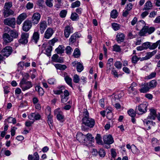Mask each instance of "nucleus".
Here are the masks:
<instances>
[{
	"mask_svg": "<svg viewBox=\"0 0 160 160\" xmlns=\"http://www.w3.org/2000/svg\"><path fill=\"white\" fill-rule=\"evenodd\" d=\"M155 28L152 27L144 26L139 32V35L141 36L150 35L154 32Z\"/></svg>",
	"mask_w": 160,
	"mask_h": 160,
	"instance_id": "1",
	"label": "nucleus"
},
{
	"mask_svg": "<svg viewBox=\"0 0 160 160\" xmlns=\"http://www.w3.org/2000/svg\"><path fill=\"white\" fill-rule=\"evenodd\" d=\"M82 122V129L83 131H85L86 130L83 125L90 128H92L94 126L95 123L94 119L91 118L88 119H85L84 121Z\"/></svg>",
	"mask_w": 160,
	"mask_h": 160,
	"instance_id": "2",
	"label": "nucleus"
},
{
	"mask_svg": "<svg viewBox=\"0 0 160 160\" xmlns=\"http://www.w3.org/2000/svg\"><path fill=\"white\" fill-rule=\"evenodd\" d=\"M19 86L22 90L24 91L32 88V84L31 82L27 81L23 79L21 81Z\"/></svg>",
	"mask_w": 160,
	"mask_h": 160,
	"instance_id": "3",
	"label": "nucleus"
},
{
	"mask_svg": "<svg viewBox=\"0 0 160 160\" xmlns=\"http://www.w3.org/2000/svg\"><path fill=\"white\" fill-rule=\"evenodd\" d=\"M148 104L147 102H144L143 103L140 104L136 108V111L138 112V110L139 112L138 114H142L146 113L147 111V108Z\"/></svg>",
	"mask_w": 160,
	"mask_h": 160,
	"instance_id": "4",
	"label": "nucleus"
},
{
	"mask_svg": "<svg viewBox=\"0 0 160 160\" xmlns=\"http://www.w3.org/2000/svg\"><path fill=\"white\" fill-rule=\"evenodd\" d=\"M54 115L56 116L57 120L61 122H63L64 120V116L63 113L59 108H58L55 110L54 111Z\"/></svg>",
	"mask_w": 160,
	"mask_h": 160,
	"instance_id": "5",
	"label": "nucleus"
},
{
	"mask_svg": "<svg viewBox=\"0 0 160 160\" xmlns=\"http://www.w3.org/2000/svg\"><path fill=\"white\" fill-rule=\"evenodd\" d=\"M16 19L15 18H7L4 20V23L5 24L9 26L12 28H15Z\"/></svg>",
	"mask_w": 160,
	"mask_h": 160,
	"instance_id": "6",
	"label": "nucleus"
},
{
	"mask_svg": "<svg viewBox=\"0 0 160 160\" xmlns=\"http://www.w3.org/2000/svg\"><path fill=\"white\" fill-rule=\"evenodd\" d=\"M73 32V28L72 25L69 24L67 25L64 28V35L65 38H68L71 33Z\"/></svg>",
	"mask_w": 160,
	"mask_h": 160,
	"instance_id": "7",
	"label": "nucleus"
},
{
	"mask_svg": "<svg viewBox=\"0 0 160 160\" xmlns=\"http://www.w3.org/2000/svg\"><path fill=\"white\" fill-rule=\"evenodd\" d=\"M29 37V34L27 33H22L21 38L19 40V42L22 44H24L27 43L28 42V39Z\"/></svg>",
	"mask_w": 160,
	"mask_h": 160,
	"instance_id": "8",
	"label": "nucleus"
},
{
	"mask_svg": "<svg viewBox=\"0 0 160 160\" xmlns=\"http://www.w3.org/2000/svg\"><path fill=\"white\" fill-rule=\"evenodd\" d=\"M12 52V48L10 46H7L2 51V54L4 56L8 57Z\"/></svg>",
	"mask_w": 160,
	"mask_h": 160,
	"instance_id": "9",
	"label": "nucleus"
},
{
	"mask_svg": "<svg viewBox=\"0 0 160 160\" xmlns=\"http://www.w3.org/2000/svg\"><path fill=\"white\" fill-rule=\"evenodd\" d=\"M104 142L107 144H111L114 142V140L112 136L110 134L104 136L103 138Z\"/></svg>",
	"mask_w": 160,
	"mask_h": 160,
	"instance_id": "10",
	"label": "nucleus"
},
{
	"mask_svg": "<svg viewBox=\"0 0 160 160\" xmlns=\"http://www.w3.org/2000/svg\"><path fill=\"white\" fill-rule=\"evenodd\" d=\"M38 26L39 27L40 32L41 34H43L47 27L46 22L41 20Z\"/></svg>",
	"mask_w": 160,
	"mask_h": 160,
	"instance_id": "11",
	"label": "nucleus"
},
{
	"mask_svg": "<svg viewBox=\"0 0 160 160\" xmlns=\"http://www.w3.org/2000/svg\"><path fill=\"white\" fill-rule=\"evenodd\" d=\"M54 33L53 29L51 28H48L45 32L44 38L46 39H49L52 36Z\"/></svg>",
	"mask_w": 160,
	"mask_h": 160,
	"instance_id": "12",
	"label": "nucleus"
},
{
	"mask_svg": "<svg viewBox=\"0 0 160 160\" xmlns=\"http://www.w3.org/2000/svg\"><path fill=\"white\" fill-rule=\"evenodd\" d=\"M40 18L41 15L39 13H35L32 17V22L34 24H37L39 22Z\"/></svg>",
	"mask_w": 160,
	"mask_h": 160,
	"instance_id": "13",
	"label": "nucleus"
},
{
	"mask_svg": "<svg viewBox=\"0 0 160 160\" xmlns=\"http://www.w3.org/2000/svg\"><path fill=\"white\" fill-rule=\"evenodd\" d=\"M150 113L148 117V119L154 120L157 116L156 110L153 108L149 109Z\"/></svg>",
	"mask_w": 160,
	"mask_h": 160,
	"instance_id": "14",
	"label": "nucleus"
},
{
	"mask_svg": "<svg viewBox=\"0 0 160 160\" xmlns=\"http://www.w3.org/2000/svg\"><path fill=\"white\" fill-rule=\"evenodd\" d=\"M27 17L26 14L25 13H23L18 17L17 18L16 22L18 25L20 24Z\"/></svg>",
	"mask_w": 160,
	"mask_h": 160,
	"instance_id": "15",
	"label": "nucleus"
},
{
	"mask_svg": "<svg viewBox=\"0 0 160 160\" xmlns=\"http://www.w3.org/2000/svg\"><path fill=\"white\" fill-rule=\"evenodd\" d=\"M52 61L54 62L62 63L63 62L62 58L59 57V56L56 54L52 55Z\"/></svg>",
	"mask_w": 160,
	"mask_h": 160,
	"instance_id": "16",
	"label": "nucleus"
},
{
	"mask_svg": "<svg viewBox=\"0 0 160 160\" xmlns=\"http://www.w3.org/2000/svg\"><path fill=\"white\" fill-rule=\"evenodd\" d=\"M32 26L30 21H26L23 23L22 27L23 30L25 31H28Z\"/></svg>",
	"mask_w": 160,
	"mask_h": 160,
	"instance_id": "17",
	"label": "nucleus"
},
{
	"mask_svg": "<svg viewBox=\"0 0 160 160\" xmlns=\"http://www.w3.org/2000/svg\"><path fill=\"white\" fill-rule=\"evenodd\" d=\"M76 138L79 142H84L85 141L86 135L82 132H78L76 135Z\"/></svg>",
	"mask_w": 160,
	"mask_h": 160,
	"instance_id": "18",
	"label": "nucleus"
},
{
	"mask_svg": "<svg viewBox=\"0 0 160 160\" xmlns=\"http://www.w3.org/2000/svg\"><path fill=\"white\" fill-rule=\"evenodd\" d=\"M39 39V34L38 32H34L33 34L31 41L32 42H33L36 44Z\"/></svg>",
	"mask_w": 160,
	"mask_h": 160,
	"instance_id": "19",
	"label": "nucleus"
},
{
	"mask_svg": "<svg viewBox=\"0 0 160 160\" xmlns=\"http://www.w3.org/2000/svg\"><path fill=\"white\" fill-rule=\"evenodd\" d=\"M3 13L4 17L6 18L11 15H13L14 12L11 9H4Z\"/></svg>",
	"mask_w": 160,
	"mask_h": 160,
	"instance_id": "20",
	"label": "nucleus"
},
{
	"mask_svg": "<svg viewBox=\"0 0 160 160\" xmlns=\"http://www.w3.org/2000/svg\"><path fill=\"white\" fill-rule=\"evenodd\" d=\"M125 37V35L123 33L119 32L116 36V39L118 43L122 42L124 40Z\"/></svg>",
	"mask_w": 160,
	"mask_h": 160,
	"instance_id": "21",
	"label": "nucleus"
},
{
	"mask_svg": "<svg viewBox=\"0 0 160 160\" xmlns=\"http://www.w3.org/2000/svg\"><path fill=\"white\" fill-rule=\"evenodd\" d=\"M2 37L4 40L7 43L10 42L13 40L10 35L6 33L3 34Z\"/></svg>",
	"mask_w": 160,
	"mask_h": 160,
	"instance_id": "22",
	"label": "nucleus"
},
{
	"mask_svg": "<svg viewBox=\"0 0 160 160\" xmlns=\"http://www.w3.org/2000/svg\"><path fill=\"white\" fill-rule=\"evenodd\" d=\"M142 88L140 89L139 91L140 92L142 93H146L149 91L150 89L149 86L147 83H146L142 85Z\"/></svg>",
	"mask_w": 160,
	"mask_h": 160,
	"instance_id": "23",
	"label": "nucleus"
},
{
	"mask_svg": "<svg viewBox=\"0 0 160 160\" xmlns=\"http://www.w3.org/2000/svg\"><path fill=\"white\" fill-rule=\"evenodd\" d=\"M28 118L30 120H38L40 119L41 116L39 114L32 113L28 116Z\"/></svg>",
	"mask_w": 160,
	"mask_h": 160,
	"instance_id": "24",
	"label": "nucleus"
},
{
	"mask_svg": "<svg viewBox=\"0 0 160 160\" xmlns=\"http://www.w3.org/2000/svg\"><path fill=\"white\" fill-rule=\"evenodd\" d=\"M9 34L12 39L18 38V32L16 30L14 29L10 31Z\"/></svg>",
	"mask_w": 160,
	"mask_h": 160,
	"instance_id": "25",
	"label": "nucleus"
},
{
	"mask_svg": "<svg viewBox=\"0 0 160 160\" xmlns=\"http://www.w3.org/2000/svg\"><path fill=\"white\" fill-rule=\"evenodd\" d=\"M112 97L111 101L112 104H114L115 103L118 102L119 101L120 97L118 95L113 94Z\"/></svg>",
	"mask_w": 160,
	"mask_h": 160,
	"instance_id": "26",
	"label": "nucleus"
},
{
	"mask_svg": "<svg viewBox=\"0 0 160 160\" xmlns=\"http://www.w3.org/2000/svg\"><path fill=\"white\" fill-rule=\"evenodd\" d=\"M145 22L142 20H140L137 22V25L136 26V29L137 30H139V28H141L142 27H143L145 26Z\"/></svg>",
	"mask_w": 160,
	"mask_h": 160,
	"instance_id": "27",
	"label": "nucleus"
},
{
	"mask_svg": "<svg viewBox=\"0 0 160 160\" xmlns=\"http://www.w3.org/2000/svg\"><path fill=\"white\" fill-rule=\"evenodd\" d=\"M64 80L67 83L70 87H72V79L68 76L67 75L64 76Z\"/></svg>",
	"mask_w": 160,
	"mask_h": 160,
	"instance_id": "28",
	"label": "nucleus"
},
{
	"mask_svg": "<svg viewBox=\"0 0 160 160\" xmlns=\"http://www.w3.org/2000/svg\"><path fill=\"white\" fill-rule=\"evenodd\" d=\"M55 51L58 54H62L64 52V47L62 45H60L58 47L55 49Z\"/></svg>",
	"mask_w": 160,
	"mask_h": 160,
	"instance_id": "29",
	"label": "nucleus"
},
{
	"mask_svg": "<svg viewBox=\"0 0 160 160\" xmlns=\"http://www.w3.org/2000/svg\"><path fill=\"white\" fill-rule=\"evenodd\" d=\"M90 118L89 113L88 111L84 109L83 112V118L82 119V122L84 121L85 119H88Z\"/></svg>",
	"mask_w": 160,
	"mask_h": 160,
	"instance_id": "30",
	"label": "nucleus"
},
{
	"mask_svg": "<svg viewBox=\"0 0 160 160\" xmlns=\"http://www.w3.org/2000/svg\"><path fill=\"white\" fill-rule=\"evenodd\" d=\"M54 66L57 69L62 70H64L67 68V66L66 65H62L60 64H55Z\"/></svg>",
	"mask_w": 160,
	"mask_h": 160,
	"instance_id": "31",
	"label": "nucleus"
},
{
	"mask_svg": "<svg viewBox=\"0 0 160 160\" xmlns=\"http://www.w3.org/2000/svg\"><path fill=\"white\" fill-rule=\"evenodd\" d=\"M152 3L149 1H147L144 5V9L148 10L152 8Z\"/></svg>",
	"mask_w": 160,
	"mask_h": 160,
	"instance_id": "32",
	"label": "nucleus"
},
{
	"mask_svg": "<svg viewBox=\"0 0 160 160\" xmlns=\"http://www.w3.org/2000/svg\"><path fill=\"white\" fill-rule=\"evenodd\" d=\"M150 88L155 87L157 85V82L155 80H152L149 83H147Z\"/></svg>",
	"mask_w": 160,
	"mask_h": 160,
	"instance_id": "33",
	"label": "nucleus"
},
{
	"mask_svg": "<svg viewBox=\"0 0 160 160\" xmlns=\"http://www.w3.org/2000/svg\"><path fill=\"white\" fill-rule=\"evenodd\" d=\"M36 90L38 92V94L40 96H42L44 93L43 89L40 86H37L35 88Z\"/></svg>",
	"mask_w": 160,
	"mask_h": 160,
	"instance_id": "34",
	"label": "nucleus"
},
{
	"mask_svg": "<svg viewBox=\"0 0 160 160\" xmlns=\"http://www.w3.org/2000/svg\"><path fill=\"white\" fill-rule=\"evenodd\" d=\"M83 69V67L82 64L80 62H78L77 63V70L79 72H81Z\"/></svg>",
	"mask_w": 160,
	"mask_h": 160,
	"instance_id": "35",
	"label": "nucleus"
},
{
	"mask_svg": "<svg viewBox=\"0 0 160 160\" xmlns=\"http://www.w3.org/2000/svg\"><path fill=\"white\" fill-rule=\"evenodd\" d=\"M52 50V47L51 46H49L46 49L45 53L47 55V56L49 57L51 55V52Z\"/></svg>",
	"mask_w": 160,
	"mask_h": 160,
	"instance_id": "36",
	"label": "nucleus"
},
{
	"mask_svg": "<svg viewBox=\"0 0 160 160\" xmlns=\"http://www.w3.org/2000/svg\"><path fill=\"white\" fill-rule=\"evenodd\" d=\"M73 55L75 58H78L80 55V52L79 50L77 48H76L74 50Z\"/></svg>",
	"mask_w": 160,
	"mask_h": 160,
	"instance_id": "37",
	"label": "nucleus"
},
{
	"mask_svg": "<svg viewBox=\"0 0 160 160\" xmlns=\"http://www.w3.org/2000/svg\"><path fill=\"white\" fill-rule=\"evenodd\" d=\"M157 52V51L154 50L152 52H148L147 55L145 56L147 60L150 58L152 56L155 55Z\"/></svg>",
	"mask_w": 160,
	"mask_h": 160,
	"instance_id": "38",
	"label": "nucleus"
},
{
	"mask_svg": "<svg viewBox=\"0 0 160 160\" xmlns=\"http://www.w3.org/2000/svg\"><path fill=\"white\" fill-rule=\"evenodd\" d=\"M70 18L73 21H76L79 19V16L77 13H72L71 14Z\"/></svg>",
	"mask_w": 160,
	"mask_h": 160,
	"instance_id": "39",
	"label": "nucleus"
},
{
	"mask_svg": "<svg viewBox=\"0 0 160 160\" xmlns=\"http://www.w3.org/2000/svg\"><path fill=\"white\" fill-rule=\"evenodd\" d=\"M12 6V2H6L5 3L4 9H10Z\"/></svg>",
	"mask_w": 160,
	"mask_h": 160,
	"instance_id": "40",
	"label": "nucleus"
},
{
	"mask_svg": "<svg viewBox=\"0 0 160 160\" xmlns=\"http://www.w3.org/2000/svg\"><path fill=\"white\" fill-rule=\"evenodd\" d=\"M118 15V12L116 10H112L111 13V16L113 18H117Z\"/></svg>",
	"mask_w": 160,
	"mask_h": 160,
	"instance_id": "41",
	"label": "nucleus"
},
{
	"mask_svg": "<svg viewBox=\"0 0 160 160\" xmlns=\"http://www.w3.org/2000/svg\"><path fill=\"white\" fill-rule=\"evenodd\" d=\"M52 116L50 115L48 116V122L49 125L50 127L52 126V123H53Z\"/></svg>",
	"mask_w": 160,
	"mask_h": 160,
	"instance_id": "42",
	"label": "nucleus"
},
{
	"mask_svg": "<svg viewBox=\"0 0 160 160\" xmlns=\"http://www.w3.org/2000/svg\"><path fill=\"white\" fill-rule=\"evenodd\" d=\"M148 119H144V120H143L144 124L145 125H147L148 126V128L149 129H150V126H149V124H152L153 123V121H150L149 120H148Z\"/></svg>",
	"mask_w": 160,
	"mask_h": 160,
	"instance_id": "43",
	"label": "nucleus"
},
{
	"mask_svg": "<svg viewBox=\"0 0 160 160\" xmlns=\"http://www.w3.org/2000/svg\"><path fill=\"white\" fill-rule=\"evenodd\" d=\"M112 25L113 29L115 31H117L120 29V25L116 23H112Z\"/></svg>",
	"mask_w": 160,
	"mask_h": 160,
	"instance_id": "44",
	"label": "nucleus"
},
{
	"mask_svg": "<svg viewBox=\"0 0 160 160\" xmlns=\"http://www.w3.org/2000/svg\"><path fill=\"white\" fill-rule=\"evenodd\" d=\"M121 49L120 46L117 44L114 45L113 47V51L116 52H120Z\"/></svg>",
	"mask_w": 160,
	"mask_h": 160,
	"instance_id": "45",
	"label": "nucleus"
},
{
	"mask_svg": "<svg viewBox=\"0 0 160 160\" xmlns=\"http://www.w3.org/2000/svg\"><path fill=\"white\" fill-rule=\"evenodd\" d=\"M80 2L79 1L77 0L72 3L71 7L74 8L77 7H79L80 5Z\"/></svg>",
	"mask_w": 160,
	"mask_h": 160,
	"instance_id": "46",
	"label": "nucleus"
},
{
	"mask_svg": "<svg viewBox=\"0 0 160 160\" xmlns=\"http://www.w3.org/2000/svg\"><path fill=\"white\" fill-rule=\"evenodd\" d=\"M114 66L118 69H120L122 67V63L120 61H117L114 64Z\"/></svg>",
	"mask_w": 160,
	"mask_h": 160,
	"instance_id": "47",
	"label": "nucleus"
},
{
	"mask_svg": "<svg viewBox=\"0 0 160 160\" xmlns=\"http://www.w3.org/2000/svg\"><path fill=\"white\" fill-rule=\"evenodd\" d=\"M137 84L135 82H133L131 86L128 88L129 91L131 92H132L135 90V87H136Z\"/></svg>",
	"mask_w": 160,
	"mask_h": 160,
	"instance_id": "48",
	"label": "nucleus"
},
{
	"mask_svg": "<svg viewBox=\"0 0 160 160\" xmlns=\"http://www.w3.org/2000/svg\"><path fill=\"white\" fill-rule=\"evenodd\" d=\"M8 122L9 123H12L13 124H15L16 123V120L15 118L12 117H9L7 119Z\"/></svg>",
	"mask_w": 160,
	"mask_h": 160,
	"instance_id": "49",
	"label": "nucleus"
},
{
	"mask_svg": "<svg viewBox=\"0 0 160 160\" xmlns=\"http://www.w3.org/2000/svg\"><path fill=\"white\" fill-rule=\"evenodd\" d=\"M53 0H46L45 3L47 6L49 7L52 8L53 6Z\"/></svg>",
	"mask_w": 160,
	"mask_h": 160,
	"instance_id": "50",
	"label": "nucleus"
},
{
	"mask_svg": "<svg viewBox=\"0 0 160 160\" xmlns=\"http://www.w3.org/2000/svg\"><path fill=\"white\" fill-rule=\"evenodd\" d=\"M128 115L132 117H134L136 115L134 110L132 109H130L128 112Z\"/></svg>",
	"mask_w": 160,
	"mask_h": 160,
	"instance_id": "51",
	"label": "nucleus"
},
{
	"mask_svg": "<svg viewBox=\"0 0 160 160\" xmlns=\"http://www.w3.org/2000/svg\"><path fill=\"white\" fill-rule=\"evenodd\" d=\"M113 64V59L111 58L109 59L108 61L107 64V67L109 69H110L111 67Z\"/></svg>",
	"mask_w": 160,
	"mask_h": 160,
	"instance_id": "52",
	"label": "nucleus"
},
{
	"mask_svg": "<svg viewBox=\"0 0 160 160\" xmlns=\"http://www.w3.org/2000/svg\"><path fill=\"white\" fill-rule=\"evenodd\" d=\"M80 81L79 77L77 74L74 75L73 77V81L75 83H78Z\"/></svg>",
	"mask_w": 160,
	"mask_h": 160,
	"instance_id": "53",
	"label": "nucleus"
},
{
	"mask_svg": "<svg viewBox=\"0 0 160 160\" xmlns=\"http://www.w3.org/2000/svg\"><path fill=\"white\" fill-rule=\"evenodd\" d=\"M159 41H157L155 43H153L152 45L150 44V47L149 49H154L156 48L158 45Z\"/></svg>",
	"mask_w": 160,
	"mask_h": 160,
	"instance_id": "54",
	"label": "nucleus"
},
{
	"mask_svg": "<svg viewBox=\"0 0 160 160\" xmlns=\"http://www.w3.org/2000/svg\"><path fill=\"white\" fill-rule=\"evenodd\" d=\"M109 111H108L107 112V118L109 120H111L112 118V114L111 113V109H108Z\"/></svg>",
	"mask_w": 160,
	"mask_h": 160,
	"instance_id": "55",
	"label": "nucleus"
},
{
	"mask_svg": "<svg viewBox=\"0 0 160 160\" xmlns=\"http://www.w3.org/2000/svg\"><path fill=\"white\" fill-rule=\"evenodd\" d=\"M150 43L149 42H146L143 43L142 44V47L144 49H146L150 47Z\"/></svg>",
	"mask_w": 160,
	"mask_h": 160,
	"instance_id": "56",
	"label": "nucleus"
},
{
	"mask_svg": "<svg viewBox=\"0 0 160 160\" xmlns=\"http://www.w3.org/2000/svg\"><path fill=\"white\" fill-rule=\"evenodd\" d=\"M66 53L70 55L72 52L73 50L70 46H67L65 49Z\"/></svg>",
	"mask_w": 160,
	"mask_h": 160,
	"instance_id": "57",
	"label": "nucleus"
},
{
	"mask_svg": "<svg viewBox=\"0 0 160 160\" xmlns=\"http://www.w3.org/2000/svg\"><path fill=\"white\" fill-rule=\"evenodd\" d=\"M48 82L51 85H54L56 84V81L53 78H51L48 80Z\"/></svg>",
	"mask_w": 160,
	"mask_h": 160,
	"instance_id": "58",
	"label": "nucleus"
},
{
	"mask_svg": "<svg viewBox=\"0 0 160 160\" xmlns=\"http://www.w3.org/2000/svg\"><path fill=\"white\" fill-rule=\"evenodd\" d=\"M86 135V138H87V139L88 140H89L90 141H92V140L94 139V137H92V135L91 134L89 133H88Z\"/></svg>",
	"mask_w": 160,
	"mask_h": 160,
	"instance_id": "59",
	"label": "nucleus"
},
{
	"mask_svg": "<svg viewBox=\"0 0 160 160\" xmlns=\"http://www.w3.org/2000/svg\"><path fill=\"white\" fill-rule=\"evenodd\" d=\"M138 61V58L136 55L133 56L132 57V63H136Z\"/></svg>",
	"mask_w": 160,
	"mask_h": 160,
	"instance_id": "60",
	"label": "nucleus"
},
{
	"mask_svg": "<svg viewBox=\"0 0 160 160\" xmlns=\"http://www.w3.org/2000/svg\"><path fill=\"white\" fill-rule=\"evenodd\" d=\"M67 13V11L66 10H62L60 13V15L61 18H64L66 17Z\"/></svg>",
	"mask_w": 160,
	"mask_h": 160,
	"instance_id": "61",
	"label": "nucleus"
},
{
	"mask_svg": "<svg viewBox=\"0 0 160 160\" xmlns=\"http://www.w3.org/2000/svg\"><path fill=\"white\" fill-rule=\"evenodd\" d=\"M95 138L97 143L99 144H102V141L101 137L98 134H97V136Z\"/></svg>",
	"mask_w": 160,
	"mask_h": 160,
	"instance_id": "62",
	"label": "nucleus"
},
{
	"mask_svg": "<svg viewBox=\"0 0 160 160\" xmlns=\"http://www.w3.org/2000/svg\"><path fill=\"white\" fill-rule=\"evenodd\" d=\"M98 153L99 156L101 157H103L105 155V152L102 149H101L99 150Z\"/></svg>",
	"mask_w": 160,
	"mask_h": 160,
	"instance_id": "63",
	"label": "nucleus"
},
{
	"mask_svg": "<svg viewBox=\"0 0 160 160\" xmlns=\"http://www.w3.org/2000/svg\"><path fill=\"white\" fill-rule=\"evenodd\" d=\"M45 113L48 116L51 115V108L50 107H47L45 109Z\"/></svg>",
	"mask_w": 160,
	"mask_h": 160,
	"instance_id": "64",
	"label": "nucleus"
}]
</instances>
